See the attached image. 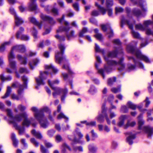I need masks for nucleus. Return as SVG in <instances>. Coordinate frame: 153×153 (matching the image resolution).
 I'll use <instances>...</instances> for the list:
<instances>
[{
  "label": "nucleus",
  "instance_id": "1",
  "mask_svg": "<svg viewBox=\"0 0 153 153\" xmlns=\"http://www.w3.org/2000/svg\"><path fill=\"white\" fill-rule=\"evenodd\" d=\"M31 110L34 113L35 117L36 119L39 121L41 126L44 128H46L48 123L44 116L41 114V113L42 112L49 111L48 108L45 107L41 110L39 111L36 107H33L31 108Z\"/></svg>",
  "mask_w": 153,
  "mask_h": 153
},
{
  "label": "nucleus",
  "instance_id": "2",
  "mask_svg": "<svg viewBox=\"0 0 153 153\" xmlns=\"http://www.w3.org/2000/svg\"><path fill=\"white\" fill-rule=\"evenodd\" d=\"M25 51V48L23 45H16L14 46L12 48L11 51L8 55L9 65L13 70H16V62L13 60L15 58L13 54L14 51H19L21 52H24Z\"/></svg>",
  "mask_w": 153,
  "mask_h": 153
},
{
  "label": "nucleus",
  "instance_id": "3",
  "mask_svg": "<svg viewBox=\"0 0 153 153\" xmlns=\"http://www.w3.org/2000/svg\"><path fill=\"white\" fill-rule=\"evenodd\" d=\"M7 112L8 116L10 117V122L14 123L15 121H19L22 119H24V120L23 123L24 126H28L30 124L31 120H28L27 119V114L25 113H24L19 116H17L15 118H13L11 111L10 109H7Z\"/></svg>",
  "mask_w": 153,
  "mask_h": 153
},
{
  "label": "nucleus",
  "instance_id": "4",
  "mask_svg": "<svg viewBox=\"0 0 153 153\" xmlns=\"http://www.w3.org/2000/svg\"><path fill=\"white\" fill-rule=\"evenodd\" d=\"M128 116L126 115H123L120 117V121L118 123V125L119 126H123L124 129H127L128 127H133L136 124L135 121H131L129 120H128L126 124L124 125V121L127 119Z\"/></svg>",
  "mask_w": 153,
  "mask_h": 153
},
{
  "label": "nucleus",
  "instance_id": "5",
  "mask_svg": "<svg viewBox=\"0 0 153 153\" xmlns=\"http://www.w3.org/2000/svg\"><path fill=\"white\" fill-rule=\"evenodd\" d=\"M127 50L129 53L135 54L137 58L145 61L146 62H150V60L147 57L142 54L138 50H134L133 47L128 46L127 47Z\"/></svg>",
  "mask_w": 153,
  "mask_h": 153
},
{
  "label": "nucleus",
  "instance_id": "6",
  "mask_svg": "<svg viewBox=\"0 0 153 153\" xmlns=\"http://www.w3.org/2000/svg\"><path fill=\"white\" fill-rule=\"evenodd\" d=\"M142 115L140 114L138 117V128L140 129H143L148 134L149 137H151L153 133V128L151 127H144L142 126L144 124V122L142 118Z\"/></svg>",
  "mask_w": 153,
  "mask_h": 153
},
{
  "label": "nucleus",
  "instance_id": "7",
  "mask_svg": "<svg viewBox=\"0 0 153 153\" xmlns=\"http://www.w3.org/2000/svg\"><path fill=\"white\" fill-rule=\"evenodd\" d=\"M59 82L58 80H56L53 81L52 83H51L50 81L49 80L48 81L49 85L55 91V92L53 93V95L54 97H55L57 95L59 94L60 92H62L64 94H66L68 92V90L66 89L63 90L59 88H56L54 87L55 85L58 84Z\"/></svg>",
  "mask_w": 153,
  "mask_h": 153
},
{
  "label": "nucleus",
  "instance_id": "8",
  "mask_svg": "<svg viewBox=\"0 0 153 153\" xmlns=\"http://www.w3.org/2000/svg\"><path fill=\"white\" fill-rule=\"evenodd\" d=\"M12 87L13 88L17 87L19 88V89L18 90V93L19 94V96H17L14 94H13L11 95V97L12 99L16 100H19L20 99V96H19V95L23 92V86L21 85H20L18 82H16L13 83L12 84Z\"/></svg>",
  "mask_w": 153,
  "mask_h": 153
},
{
  "label": "nucleus",
  "instance_id": "9",
  "mask_svg": "<svg viewBox=\"0 0 153 153\" xmlns=\"http://www.w3.org/2000/svg\"><path fill=\"white\" fill-rule=\"evenodd\" d=\"M59 48L61 51L60 52H57L56 53L55 58L56 61L57 62L60 63L64 59V58L62 56L63 54V51L65 48L64 46L62 45H59Z\"/></svg>",
  "mask_w": 153,
  "mask_h": 153
},
{
  "label": "nucleus",
  "instance_id": "10",
  "mask_svg": "<svg viewBox=\"0 0 153 153\" xmlns=\"http://www.w3.org/2000/svg\"><path fill=\"white\" fill-rule=\"evenodd\" d=\"M48 73L46 72H45L44 73L40 72V76L39 79H36L37 83L39 85H43L44 83L42 81V80L45 79L46 76L47 75Z\"/></svg>",
  "mask_w": 153,
  "mask_h": 153
},
{
  "label": "nucleus",
  "instance_id": "11",
  "mask_svg": "<svg viewBox=\"0 0 153 153\" xmlns=\"http://www.w3.org/2000/svg\"><path fill=\"white\" fill-rule=\"evenodd\" d=\"M105 59L106 61L108 63L109 65H114L117 64L118 63L121 67V68H118L119 70H120L124 68V65L122 62L123 59H121L118 63H117L115 61L108 60V59L106 58H105Z\"/></svg>",
  "mask_w": 153,
  "mask_h": 153
},
{
  "label": "nucleus",
  "instance_id": "12",
  "mask_svg": "<svg viewBox=\"0 0 153 153\" xmlns=\"http://www.w3.org/2000/svg\"><path fill=\"white\" fill-rule=\"evenodd\" d=\"M113 5V0H106V5L107 10L108 11V14L109 16H111L112 15V10L111 8H109Z\"/></svg>",
  "mask_w": 153,
  "mask_h": 153
},
{
  "label": "nucleus",
  "instance_id": "13",
  "mask_svg": "<svg viewBox=\"0 0 153 153\" xmlns=\"http://www.w3.org/2000/svg\"><path fill=\"white\" fill-rule=\"evenodd\" d=\"M24 30V29L23 28H20L19 30L16 33V37L18 38H21L22 40H27L29 39L28 36L25 35H21L22 32Z\"/></svg>",
  "mask_w": 153,
  "mask_h": 153
},
{
  "label": "nucleus",
  "instance_id": "14",
  "mask_svg": "<svg viewBox=\"0 0 153 153\" xmlns=\"http://www.w3.org/2000/svg\"><path fill=\"white\" fill-rule=\"evenodd\" d=\"M127 105L129 108L132 110H134L137 107L140 111H142L141 109V108L142 107V105L137 106L130 102H128Z\"/></svg>",
  "mask_w": 153,
  "mask_h": 153
},
{
  "label": "nucleus",
  "instance_id": "15",
  "mask_svg": "<svg viewBox=\"0 0 153 153\" xmlns=\"http://www.w3.org/2000/svg\"><path fill=\"white\" fill-rule=\"evenodd\" d=\"M129 136L127 138V141L130 145H131L132 143V140L135 137V135L132 134L131 132H129L128 133Z\"/></svg>",
  "mask_w": 153,
  "mask_h": 153
},
{
  "label": "nucleus",
  "instance_id": "16",
  "mask_svg": "<svg viewBox=\"0 0 153 153\" xmlns=\"http://www.w3.org/2000/svg\"><path fill=\"white\" fill-rule=\"evenodd\" d=\"M15 23L16 25H19L23 22V21L22 19L20 18L18 16L15 15Z\"/></svg>",
  "mask_w": 153,
  "mask_h": 153
},
{
  "label": "nucleus",
  "instance_id": "17",
  "mask_svg": "<svg viewBox=\"0 0 153 153\" xmlns=\"http://www.w3.org/2000/svg\"><path fill=\"white\" fill-rule=\"evenodd\" d=\"M36 0H30L29 7L31 10H33L36 9V6L35 3Z\"/></svg>",
  "mask_w": 153,
  "mask_h": 153
},
{
  "label": "nucleus",
  "instance_id": "18",
  "mask_svg": "<svg viewBox=\"0 0 153 153\" xmlns=\"http://www.w3.org/2000/svg\"><path fill=\"white\" fill-rule=\"evenodd\" d=\"M17 58L18 60L20 61L21 64H25L27 62L25 57H22L20 55H18Z\"/></svg>",
  "mask_w": 153,
  "mask_h": 153
},
{
  "label": "nucleus",
  "instance_id": "19",
  "mask_svg": "<svg viewBox=\"0 0 153 153\" xmlns=\"http://www.w3.org/2000/svg\"><path fill=\"white\" fill-rule=\"evenodd\" d=\"M152 18L153 19L152 21L150 20H148L144 21L143 23L144 26L146 27L149 25H151L152 27L153 28V15L152 16Z\"/></svg>",
  "mask_w": 153,
  "mask_h": 153
},
{
  "label": "nucleus",
  "instance_id": "20",
  "mask_svg": "<svg viewBox=\"0 0 153 153\" xmlns=\"http://www.w3.org/2000/svg\"><path fill=\"white\" fill-rule=\"evenodd\" d=\"M30 21L32 23H33L34 24L37 25L39 29H40L41 28V23H40L37 22L36 21V19L34 18H33V17L30 18Z\"/></svg>",
  "mask_w": 153,
  "mask_h": 153
},
{
  "label": "nucleus",
  "instance_id": "21",
  "mask_svg": "<svg viewBox=\"0 0 153 153\" xmlns=\"http://www.w3.org/2000/svg\"><path fill=\"white\" fill-rule=\"evenodd\" d=\"M40 16L42 19L45 20H48L50 22V23H52L53 19L43 14H41Z\"/></svg>",
  "mask_w": 153,
  "mask_h": 153
},
{
  "label": "nucleus",
  "instance_id": "22",
  "mask_svg": "<svg viewBox=\"0 0 153 153\" xmlns=\"http://www.w3.org/2000/svg\"><path fill=\"white\" fill-rule=\"evenodd\" d=\"M45 68L47 70H51L55 73H56L58 71V70L56 69L53 67L51 65H46L45 66Z\"/></svg>",
  "mask_w": 153,
  "mask_h": 153
},
{
  "label": "nucleus",
  "instance_id": "23",
  "mask_svg": "<svg viewBox=\"0 0 153 153\" xmlns=\"http://www.w3.org/2000/svg\"><path fill=\"white\" fill-rule=\"evenodd\" d=\"M31 133L38 138L41 139L42 137L41 134L39 132L36 131L34 130H32L31 131Z\"/></svg>",
  "mask_w": 153,
  "mask_h": 153
},
{
  "label": "nucleus",
  "instance_id": "24",
  "mask_svg": "<svg viewBox=\"0 0 153 153\" xmlns=\"http://www.w3.org/2000/svg\"><path fill=\"white\" fill-rule=\"evenodd\" d=\"M11 92V88L9 86L8 87L6 93H5L4 95L2 97V98L3 99H4L7 97L8 96Z\"/></svg>",
  "mask_w": 153,
  "mask_h": 153
},
{
  "label": "nucleus",
  "instance_id": "25",
  "mask_svg": "<svg viewBox=\"0 0 153 153\" xmlns=\"http://www.w3.org/2000/svg\"><path fill=\"white\" fill-rule=\"evenodd\" d=\"M135 29L136 30H144L145 28L142 25L140 24H137L135 25Z\"/></svg>",
  "mask_w": 153,
  "mask_h": 153
},
{
  "label": "nucleus",
  "instance_id": "26",
  "mask_svg": "<svg viewBox=\"0 0 153 153\" xmlns=\"http://www.w3.org/2000/svg\"><path fill=\"white\" fill-rule=\"evenodd\" d=\"M11 138L13 141V145L16 146L18 143V142L15 138V135L14 134H12L11 135Z\"/></svg>",
  "mask_w": 153,
  "mask_h": 153
},
{
  "label": "nucleus",
  "instance_id": "27",
  "mask_svg": "<svg viewBox=\"0 0 153 153\" xmlns=\"http://www.w3.org/2000/svg\"><path fill=\"white\" fill-rule=\"evenodd\" d=\"M10 42H5L4 43L2 44L0 47V52H2L4 51L5 49V46L6 45H8L10 44Z\"/></svg>",
  "mask_w": 153,
  "mask_h": 153
},
{
  "label": "nucleus",
  "instance_id": "28",
  "mask_svg": "<svg viewBox=\"0 0 153 153\" xmlns=\"http://www.w3.org/2000/svg\"><path fill=\"white\" fill-rule=\"evenodd\" d=\"M95 5L97 7H98L100 9V11L103 14L105 13L106 12L105 10L103 7H101L97 3H95Z\"/></svg>",
  "mask_w": 153,
  "mask_h": 153
},
{
  "label": "nucleus",
  "instance_id": "29",
  "mask_svg": "<svg viewBox=\"0 0 153 153\" xmlns=\"http://www.w3.org/2000/svg\"><path fill=\"white\" fill-rule=\"evenodd\" d=\"M89 149L91 152L94 153L96 151L97 149L94 146L90 145L89 146Z\"/></svg>",
  "mask_w": 153,
  "mask_h": 153
},
{
  "label": "nucleus",
  "instance_id": "30",
  "mask_svg": "<svg viewBox=\"0 0 153 153\" xmlns=\"http://www.w3.org/2000/svg\"><path fill=\"white\" fill-rule=\"evenodd\" d=\"M134 14L136 16L140 15L141 13V12L138 8H135L133 10Z\"/></svg>",
  "mask_w": 153,
  "mask_h": 153
},
{
  "label": "nucleus",
  "instance_id": "31",
  "mask_svg": "<svg viewBox=\"0 0 153 153\" xmlns=\"http://www.w3.org/2000/svg\"><path fill=\"white\" fill-rule=\"evenodd\" d=\"M0 76L1 79L2 81L5 80H10L11 79V78L10 77L8 76L6 77H5L3 76L2 74H1Z\"/></svg>",
  "mask_w": 153,
  "mask_h": 153
},
{
  "label": "nucleus",
  "instance_id": "32",
  "mask_svg": "<svg viewBox=\"0 0 153 153\" xmlns=\"http://www.w3.org/2000/svg\"><path fill=\"white\" fill-rule=\"evenodd\" d=\"M69 29L70 28L68 27H60L59 29L57 30V31L58 32H59L60 31H68Z\"/></svg>",
  "mask_w": 153,
  "mask_h": 153
},
{
  "label": "nucleus",
  "instance_id": "33",
  "mask_svg": "<svg viewBox=\"0 0 153 153\" xmlns=\"http://www.w3.org/2000/svg\"><path fill=\"white\" fill-rule=\"evenodd\" d=\"M116 78L114 77L112 79H109L108 80V85H111L112 83L116 81Z\"/></svg>",
  "mask_w": 153,
  "mask_h": 153
},
{
  "label": "nucleus",
  "instance_id": "34",
  "mask_svg": "<svg viewBox=\"0 0 153 153\" xmlns=\"http://www.w3.org/2000/svg\"><path fill=\"white\" fill-rule=\"evenodd\" d=\"M146 33L147 35H151L153 36V30H152L150 29H146Z\"/></svg>",
  "mask_w": 153,
  "mask_h": 153
},
{
  "label": "nucleus",
  "instance_id": "35",
  "mask_svg": "<svg viewBox=\"0 0 153 153\" xmlns=\"http://www.w3.org/2000/svg\"><path fill=\"white\" fill-rule=\"evenodd\" d=\"M64 118L65 119H68V118L66 117L64 114L62 113H61L58 116L57 118L58 119H60L61 118Z\"/></svg>",
  "mask_w": 153,
  "mask_h": 153
},
{
  "label": "nucleus",
  "instance_id": "36",
  "mask_svg": "<svg viewBox=\"0 0 153 153\" xmlns=\"http://www.w3.org/2000/svg\"><path fill=\"white\" fill-rule=\"evenodd\" d=\"M87 29L86 28H83L82 31L80 32L79 34V36L80 37H82L83 34L87 32Z\"/></svg>",
  "mask_w": 153,
  "mask_h": 153
},
{
  "label": "nucleus",
  "instance_id": "37",
  "mask_svg": "<svg viewBox=\"0 0 153 153\" xmlns=\"http://www.w3.org/2000/svg\"><path fill=\"white\" fill-rule=\"evenodd\" d=\"M81 123H86V125L92 126H94L96 125V122L94 121L91 122L90 123H86V122L85 121L82 122Z\"/></svg>",
  "mask_w": 153,
  "mask_h": 153
},
{
  "label": "nucleus",
  "instance_id": "38",
  "mask_svg": "<svg viewBox=\"0 0 153 153\" xmlns=\"http://www.w3.org/2000/svg\"><path fill=\"white\" fill-rule=\"evenodd\" d=\"M116 52L115 51H114L110 53L108 56V58H109L110 57H114L116 56Z\"/></svg>",
  "mask_w": 153,
  "mask_h": 153
},
{
  "label": "nucleus",
  "instance_id": "39",
  "mask_svg": "<svg viewBox=\"0 0 153 153\" xmlns=\"http://www.w3.org/2000/svg\"><path fill=\"white\" fill-rule=\"evenodd\" d=\"M132 35L134 37L137 38H139L140 37V36L138 33L133 31H132Z\"/></svg>",
  "mask_w": 153,
  "mask_h": 153
},
{
  "label": "nucleus",
  "instance_id": "40",
  "mask_svg": "<svg viewBox=\"0 0 153 153\" xmlns=\"http://www.w3.org/2000/svg\"><path fill=\"white\" fill-rule=\"evenodd\" d=\"M73 150L76 152L77 150L79 152H82L83 150L82 147L81 146H78L73 148Z\"/></svg>",
  "mask_w": 153,
  "mask_h": 153
},
{
  "label": "nucleus",
  "instance_id": "41",
  "mask_svg": "<svg viewBox=\"0 0 153 153\" xmlns=\"http://www.w3.org/2000/svg\"><path fill=\"white\" fill-rule=\"evenodd\" d=\"M97 121L101 122H102L104 121L103 117L102 115H99L97 117Z\"/></svg>",
  "mask_w": 153,
  "mask_h": 153
},
{
  "label": "nucleus",
  "instance_id": "42",
  "mask_svg": "<svg viewBox=\"0 0 153 153\" xmlns=\"http://www.w3.org/2000/svg\"><path fill=\"white\" fill-rule=\"evenodd\" d=\"M30 141L32 143L34 144L35 146H38L39 143L36 141L34 138H31L30 139Z\"/></svg>",
  "mask_w": 153,
  "mask_h": 153
},
{
  "label": "nucleus",
  "instance_id": "43",
  "mask_svg": "<svg viewBox=\"0 0 153 153\" xmlns=\"http://www.w3.org/2000/svg\"><path fill=\"white\" fill-rule=\"evenodd\" d=\"M62 151H64V150L65 149H68L70 151H71V149L65 143H64L63 144V145L62 146Z\"/></svg>",
  "mask_w": 153,
  "mask_h": 153
},
{
  "label": "nucleus",
  "instance_id": "44",
  "mask_svg": "<svg viewBox=\"0 0 153 153\" xmlns=\"http://www.w3.org/2000/svg\"><path fill=\"white\" fill-rule=\"evenodd\" d=\"M101 27L102 30L103 31H105L106 30V29L109 27H110L108 25H101Z\"/></svg>",
  "mask_w": 153,
  "mask_h": 153
},
{
  "label": "nucleus",
  "instance_id": "45",
  "mask_svg": "<svg viewBox=\"0 0 153 153\" xmlns=\"http://www.w3.org/2000/svg\"><path fill=\"white\" fill-rule=\"evenodd\" d=\"M115 11L116 13H117L122 12L123 11V9L122 8L116 7L115 8Z\"/></svg>",
  "mask_w": 153,
  "mask_h": 153
},
{
  "label": "nucleus",
  "instance_id": "46",
  "mask_svg": "<svg viewBox=\"0 0 153 153\" xmlns=\"http://www.w3.org/2000/svg\"><path fill=\"white\" fill-rule=\"evenodd\" d=\"M74 31H71V32L69 34H67V36L68 38H69L72 37H73L74 36Z\"/></svg>",
  "mask_w": 153,
  "mask_h": 153
},
{
  "label": "nucleus",
  "instance_id": "47",
  "mask_svg": "<svg viewBox=\"0 0 153 153\" xmlns=\"http://www.w3.org/2000/svg\"><path fill=\"white\" fill-rule=\"evenodd\" d=\"M45 146L48 148H49L52 146V144L47 141H45Z\"/></svg>",
  "mask_w": 153,
  "mask_h": 153
},
{
  "label": "nucleus",
  "instance_id": "48",
  "mask_svg": "<svg viewBox=\"0 0 153 153\" xmlns=\"http://www.w3.org/2000/svg\"><path fill=\"white\" fill-rule=\"evenodd\" d=\"M22 79L24 82V88H25L26 87V81L27 80V78L26 77H25V76H23L22 77Z\"/></svg>",
  "mask_w": 153,
  "mask_h": 153
},
{
  "label": "nucleus",
  "instance_id": "49",
  "mask_svg": "<svg viewBox=\"0 0 153 153\" xmlns=\"http://www.w3.org/2000/svg\"><path fill=\"white\" fill-rule=\"evenodd\" d=\"M95 36L97 39L99 40H101L102 38V35L100 33H97Z\"/></svg>",
  "mask_w": 153,
  "mask_h": 153
},
{
  "label": "nucleus",
  "instance_id": "50",
  "mask_svg": "<svg viewBox=\"0 0 153 153\" xmlns=\"http://www.w3.org/2000/svg\"><path fill=\"white\" fill-rule=\"evenodd\" d=\"M111 91L114 93H117L120 91V88H113L111 89Z\"/></svg>",
  "mask_w": 153,
  "mask_h": 153
},
{
  "label": "nucleus",
  "instance_id": "51",
  "mask_svg": "<svg viewBox=\"0 0 153 153\" xmlns=\"http://www.w3.org/2000/svg\"><path fill=\"white\" fill-rule=\"evenodd\" d=\"M55 133V131L53 130H49L48 131V134L50 136H52L53 135L54 133Z\"/></svg>",
  "mask_w": 153,
  "mask_h": 153
},
{
  "label": "nucleus",
  "instance_id": "52",
  "mask_svg": "<svg viewBox=\"0 0 153 153\" xmlns=\"http://www.w3.org/2000/svg\"><path fill=\"white\" fill-rule=\"evenodd\" d=\"M99 15V12L96 10H94L91 13V15L94 16H96Z\"/></svg>",
  "mask_w": 153,
  "mask_h": 153
},
{
  "label": "nucleus",
  "instance_id": "53",
  "mask_svg": "<svg viewBox=\"0 0 153 153\" xmlns=\"http://www.w3.org/2000/svg\"><path fill=\"white\" fill-rule=\"evenodd\" d=\"M116 116V114L113 112H110L109 114V117L111 119H112Z\"/></svg>",
  "mask_w": 153,
  "mask_h": 153
},
{
  "label": "nucleus",
  "instance_id": "54",
  "mask_svg": "<svg viewBox=\"0 0 153 153\" xmlns=\"http://www.w3.org/2000/svg\"><path fill=\"white\" fill-rule=\"evenodd\" d=\"M121 110L124 113L127 112L128 111V109L126 106H123L121 108Z\"/></svg>",
  "mask_w": 153,
  "mask_h": 153
},
{
  "label": "nucleus",
  "instance_id": "55",
  "mask_svg": "<svg viewBox=\"0 0 153 153\" xmlns=\"http://www.w3.org/2000/svg\"><path fill=\"white\" fill-rule=\"evenodd\" d=\"M52 12L54 15H57L58 14V10L55 8H53L52 10Z\"/></svg>",
  "mask_w": 153,
  "mask_h": 153
},
{
  "label": "nucleus",
  "instance_id": "56",
  "mask_svg": "<svg viewBox=\"0 0 153 153\" xmlns=\"http://www.w3.org/2000/svg\"><path fill=\"white\" fill-rule=\"evenodd\" d=\"M55 37L56 39H59L60 41L64 40H65L64 37H60L58 35H55Z\"/></svg>",
  "mask_w": 153,
  "mask_h": 153
},
{
  "label": "nucleus",
  "instance_id": "57",
  "mask_svg": "<svg viewBox=\"0 0 153 153\" xmlns=\"http://www.w3.org/2000/svg\"><path fill=\"white\" fill-rule=\"evenodd\" d=\"M56 139L58 142H60L62 140V138L59 135H57L56 137Z\"/></svg>",
  "mask_w": 153,
  "mask_h": 153
},
{
  "label": "nucleus",
  "instance_id": "58",
  "mask_svg": "<svg viewBox=\"0 0 153 153\" xmlns=\"http://www.w3.org/2000/svg\"><path fill=\"white\" fill-rule=\"evenodd\" d=\"M73 7L74 9L76 11L79 10L78 5L77 3H74L73 5Z\"/></svg>",
  "mask_w": 153,
  "mask_h": 153
},
{
  "label": "nucleus",
  "instance_id": "59",
  "mask_svg": "<svg viewBox=\"0 0 153 153\" xmlns=\"http://www.w3.org/2000/svg\"><path fill=\"white\" fill-rule=\"evenodd\" d=\"M19 72L20 73H23L27 72L26 69L24 68H21L19 70Z\"/></svg>",
  "mask_w": 153,
  "mask_h": 153
},
{
  "label": "nucleus",
  "instance_id": "60",
  "mask_svg": "<svg viewBox=\"0 0 153 153\" xmlns=\"http://www.w3.org/2000/svg\"><path fill=\"white\" fill-rule=\"evenodd\" d=\"M146 102V106L147 107L150 104V102L148 98L147 97L145 101Z\"/></svg>",
  "mask_w": 153,
  "mask_h": 153
},
{
  "label": "nucleus",
  "instance_id": "61",
  "mask_svg": "<svg viewBox=\"0 0 153 153\" xmlns=\"http://www.w3.org/2000/svg\"><path fill=\"white\" fill-rule=\"evenodd\" d=\"M41 150L42 153H46V150L42 145L41 146Z\"/></svg>",
  "mask_w": 153,
  "mask_h": 153
},
{
  "label": "nucleus",
  "instance_id": "62",
  "mask_svg": "<svg viewBox=\"0 0 153 153\" xmlns=\"http://www.w3.org/2000/svg\"><path fill=\"white\" fill-rule=\"evenodd\" d=\"M18 108L21 111H22L25 110L26 108V107L24 106H23L21 105H19Z\"/></svg>",
  "mask_w": 153,
  "mask_h": 153
},
{
  "label": "nucleus",
  "instance_id": "63",
  "mask_svg": "<svg viewBox=\"0 0 153 153\" xmlns=\"http://www.w3.org/2000/svg\"><path fill=\"white\" fill-rule=\"evenodd\" d=\"M102 114H104L105 111H106V109H105V104H103L102 106Z\"/></svg>",
  "mask_w": 153,
  "mask_h": 153
},
{
  "label": "nucleus",
  "instance_id": "64",
  "mask_svg": "<svg viewBox=\"0 0 153 153\" xmlns=\"http://www.w3.org/2000/svg\"><path fill=\"white\" fill-rule=\"evenodd\" d=\"M127 23L128 25L129 28L132 29L133 28V24L130 22H127Z\"/></svg>",
  "mask_w": 153,
  "mask_h": 153
}]
</instances>
